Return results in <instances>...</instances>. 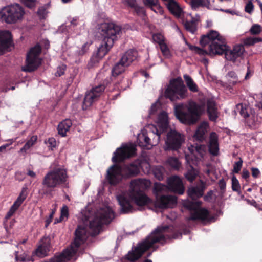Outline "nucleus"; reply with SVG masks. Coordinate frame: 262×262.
<instances>
[{
    "label": "nucleus",
    "mask_w": 262,
    "mask_h": 262,
    "mask_svg": "<svg viewBox=\"0 0 262 262\" xmlns=\"http://www.w3.org/2000/svg\"><path fill=\"white\" fill-rule=\"evenodd\" d=\"M2 19L4 18L5 23L8 24H14L17 22L18 20H20L22 17H1Z\"/></svg>",
    "instance_id": "5fc2aeb1"
},
{
    "label": "nucleus",
    "mask_w": 262,
    "mask_h": 262,
    "mask_svg": "<svg viewBox=\"0 0 262 262\" xmlns=\"http://www.w3.org/2000/svg\"><path fill=\"white\" fill-rule=\"evenodd\" d=\"M249 31L253 35L259 34L261 32V27L259 24H254L251 27Z\"/></svg>",
    "instance_id": "de8ad7c7"
},
{
    "label": "nucleus",
    "mask_w": 262,
    "mask_h": 262,
    "mask_svg": "<svg viewBox=\"0 0 262 262\" xmlns=\"http://www.w3.org/2000/svg\"><path fill=\"white\" fill-rule=\"evenodd\" d=\"M250 177V173L247 169H244L242 172V178L247 180Z\"/></svg>",
    "instance_id": "338daca9"
},
{
    "label": "nucleus",
    "mask_w": 262,
    "mask_h": 262,
    "mask_svg": "<svg viewBox=\"0 0 262 262\" xmlns=\"http://www.w3.org/2000/svg\"><path fill=\"white\" fill-rule=\"evenodd\" d=\"M185 142V136L176 130H170L167 133L165 150L177 151Z\"/></svg>",
    "instance_id": "2eb2a0df"
},
{
    "label": "nucleus",
    "mask_w": 262,
    "mask_h": 262,
    "mask_svg": "<svg viewBox=\"0 0 262 262\" xmlns=\"http://www.w3.org/2000/svg\"><path fill=\"white\" fill-rule=\"evenodd\" d=\"M167 6L169 11L174 16H180L182 14V10L174 0H169Z\"/></svg>",
    "instance_id": "7c9ffc66"
},
{
    "label": "nucleus",
    "mask_w": 262,
    "mask_h": 262,
    "mask_svg": "<svg viewBox=\"0 0 262 262\" xmlns=\"http://www.w3.org/2000/svg\"><path fill=\"white\" fill-rule=\"evenodd\" d=\"M159 46L163 56L166 58H169L170 57V50L165 42Z\"/></svg>",
    "instance_id": "c03bdc74"
},
{
    "label": "nucleus",
    "mask_w": 262,
    "mask_h": 262,
    "mask_svg": "<svg viewBox=\"0 0 262 262\" xmlns=\"http://www.w3.org/2000/svg\"><path fill=\"white\" fill-rule=\"evenodd\" d=\"M91 44V43H89L88 42L83 44L81 48L77 51L78 54L80 56L84 55L88 51L89 46Z\"/></svg>",
    "instance_id": "864d4df0"
},
{
    "label": "nucleus",
    "mask_w": 262,
    "mask_h": 262,
    "mask_svg": "<svg viewBox=\"0 0 262 262\" xmlns=\"http://www.w3.org/2000/svg\"><path fill=\"white\" fill-rule=\"evenodd\" d=\"M102 58V57L98 56L97 54L94 55L92 57H91L90 60L88 63V67L92 68L95 67Z\"/></svg>",
    "instance_id": "37998d69"
},
{
    "label": "nucleus",
    "mask_w": 262,
    "mask_h": 262,
    "mask_svg": "<svg viewBox=\"0 0 262 262\" xmlns=\"http://www.w3.org/2000/svg\"><path fill=\"white\" fill-rule=\"evenodd\" d=\"M142 181L141 179H135L131 182L133 188L130 192V198L138 206H144L152 202V200L139 189V185L142 184Z\"/></svg>",
    "instance_id": "ddd939ff"
},
{
    "label": "nucleus",
    "mask_w": 262,
    "mask_h": 262,
    "mask_svg": "<svg viewBox=\"0 0 262 262\" xmlns=\"http://www.w3.org/2000/svg\"><path fill=\"white\" fill-rule=\"evenodd\" d=\"M141 162L135 161L130 163L121 166L124 179H130L137 176L140 173Z\"/></svg>",
    "instance_id": "f3484780"
},
{
    "label": "nucleus",
    "mask_w": 262,
    "mask_h": 262,
    "mask_svg": "<svg viewBox=\"0 0 262 262\" xmlns=\"http://www.w3.org/2000/svg\"><path fill=\"white\" fill-rule=\"evenodd\" d=\"M164 168L161 166H158L155 167L154 170V174L156 179L158 180H163L164 178Z\"/></svg>",
    "instance_id": "ea45409f"
},
{
    "label": "nucleus",
    "mask_w": 262,
    "mask_h": 262,
    "mask_svg": "<svg viewBox=\"0 0 262 262\" xmlns=\"http://www.w3.org/2000/svg\"><path fill=\"white\" fill-rule=\"evenodd\" d=\"M262 41V38L260 37H248L243 39L244 46H253Z\"/></svg>",
    "instance_id": "4c0bfd02"
},
{
    "label": "nucleus",
    "mask_w": 262,
    "mask_h": 262,
    "mask_svg": "<svg viewBox=\"0 0 262 262\" xmlns=\"http://www.w3.org/2000/svg\"><path fill=\"white\" fill-rule=\"evenodd\" d=\"M213 193V192L211 190L208 191L206 195L204 196V200L206 201H210L212 199Z\"/></svg>",
    "instance_id": "e2e57ef3"
},
{
    "label": "nucleus",
    "mask_w": 262,
    "mask_h": 262,
    "mask_svg": "<svg viewBox=\"0 0 262 262\" xmlns=\"http://www.w3.org/2000/svg\"><path fill=\"white\" fill-rule=\"evenodd\" d=\"M74 234L75 238L72 243V246H74L76 249L72 247L71 250H67L59 255H55L53 257L50 258L48 261L46 262H63L66 261V259L72 256V253L76 252L77 249L83 244L89 237V233L87 231L86 227L81 225L77 226Z\"/></svg>",
    "instance_id": "0eeeda50"
},
{
    "label": "nucleus",
    "mask_w": 262,
    "mask_h": 262,
    "mask_svg": "<svg viewBox=\"0 0 262 262\" xmlns=\"http://www.w3.org/2000/svg\"><path fill=\"white\" fill-rule=\"evenodd\" d=\"M165 186L160 183H156L154 188V193L155 194L156 199L159 196V193L163 191Z\"/></svg>",
    "instance_id": "a18cd8bd"
},
{
    "label": "nucleus",
    "mask_w": 262,
    "mask_h": 262,
    "mask_svg": "<svg viewBox=\"0 0 262 262\" xmlns=\"http://www.w3.org/2000/svg\"><path fill=\"white\" fill-rule=\"evenodd\" d=\"M187 86L188 87L189 89L193 92H196L198 91V86L196 84H195L194 82L189 85H188Z\"/></svg>",
    "instance_id": "69168bd1"
},
{
    "label": "nucleus",
    "mask_w": 262,
    "mask_h": 262,
    "mask_svg": "<svg viewBox=\"0 0 262 262\" xmlns=\"http://www.w3.org/2000/svg\"><path fill=\"white\" fill-rule=\"evenodd\" d=\"M168 229V227L167 226L156 228L135 249V251L128 253L127 258L131 261H135L140 258L144 252L153 247L155 244L165 242V237L163 233Z\"/></svg>",
    "instance_id": "20e7f679"
},
{
    "label": "nucleus",
    "mask_w": 262,
    "mask_h": 262,
    "mask_svg": "<svg viewBox=\"0 0 262 262\" xmlns=\"http://www.w3.org/2000/svg\"><path fill=\"white\" fill-rule=\"evenodd\" d=\"M28 195V188L26 186L24 187L21 188V191L18 196L17 199L14 202L12 207H10L9 211L7 212L5 219L6 220L9 219L11 217L15 211L18 209L19 206L21 205L23 201L26 199Z\"/></svg>",
    "instance_id": "aec40b11"
},
{
    "label": "nucleus",
    "mask_w": 262,
    "mask_h": 262,
    "mask_svg": "<svg viewBox=\"0 0 262 262\" xmlns=\"http://www.w3.org/2000/svg\"><path fill=\"white\" fill-rule=\"evenodd\" d=\"M206 106L209 120L212 122H216L220 114L216 102L212 99H209L206 101Z\"/></svg>",
    "instance_id": "393cba45"
},
{
    "label": "nucleus",
    "mask_w": 262,
    "mask_h": 262,
    "mask_svg": "<svg viewBox=\"0 0 262 262\" xmlns=\"http://www.w3.org/2000/svg\"><path fill=\"white\" fill-rule=\"evenodd\" d=\"M206 189V184L203 181H200V184L198 186L191 187L187 190V194L191 201H198L204 194V191ZM187 201H190L188 200Z\"/></svg>",
    "instance_id": "5701e85b"
},
{
    "label": "nucleus",
    "mask_w": 262,
    "mask_h": 262,
    "mask_svg": "<svg viewBox=\"0 0 262 262\" xmlns=\"http://www.w3.org/2000/svg\"><path fill=\"white\" fill-rule=\"evenodd\" d=\"M208 126V125L205 122L202 123L198 126L193 135L195 140L200 142H203L205 140Z\"/></svg>",
    "instance_id": "c756f323"
},
{
    "label": "nucleus",
    "mask_w": 262,
    "mask_h": 262,
    "mask_svg": "<svg viewBox=\"0 0 262 262\" xmlns=\"http://www.w3.org/2000/svg\"><path fill=\"white\" fill-rule=\"evenodd\" d=\"M164 94L171 101L182 100L187 97V89L181 78H173L170 80Z\"/></svg>",
    "instance_id": "6e6552de"
},
{
    "label": "nucleus",
    "mask_w": 262,
    "mask_h": 262,
    "mask_svg": "<svg viewBox=\"0 0 262 262\" xmlns=\"http://www.w3.org/2000/svg\"><path fill=\"white\" fill-rule=\"evenodd\" d=\"M153 39L155 42H156L158 45L165 43V38L163 35L158 33L153 35Z\"/></svg>",
    "instance_id": "3c124183"
},
{
    "label": "nucleus",
    "mask_w": 262,
    "mask_h": 262,
    "mask_svg": "<svg viewBox=\"0 0 262 262\" xmlns=\"http://www.w3.org/2000/svg\"><path fill=\"white\" fill-rule=\"evenodd\" d=\"M144 5L149 7L151 10L156 13L162 15L163 13L162 8L158 5V0H143Z\"/></svg>",
    "instance_id": "473e14b6"
},
{
    "label": "nucleus",
    "mask_w": 262,
    "mask_h": 262,
    "mask_svg": "<svg viewBox=\"0 0 262 262\" xmlns=\"http://www.w3.org/2000/svg\"><path fill=\"white\" fill-rule=\"evenodd\" d=\"M177 197L171 195H162L157 196L155 206L160 209L172 208L177 204Z\"/></svg>",
    "instance_id": "6ab92c4d"
},
{
    "label": "nucleus",
    "mask_w": 262,
    "mask_h": 262,
    "mask_svg": "<svg viewBox=\"0 0 262 262\" xmlns=\"http://www.w3.org/2000/svg\"><path fill=\"white\" fill-rule=\"evenodd\" d=\"M37 139L36 136H32L29 140H28L25 145L23 146L20 149V151L21 152H26L27 150L30 148L33 145H34Z\"/></svg>",
    "instance_id": "58836bf2"
},
{
    "label": "nucleus",
    "mask_w": 262,
    "mask_h": 262,
    "mask_svg": "<svg viewBox=\"0 0 262 262\" xmlns=\"http://www.w3.org/2000/svg\"><path fill=\"white\" fill-rule=\"evenodd\" d=\"M201 201H186L184 203V207L189 210H193L190 214V220L192 221L201 220L205 221L208 220L209 212L208 210L205 208L198 209L201 205Z\"/></svg>",
    "instance_id": "4468645a"
},
{
    "label": "nucleus",
    "mask_w": 262,
    "mask_h": 262,
    "mask_svg": "<svg viewBox=\"0 0 262 262\" xmlns=\"http://www.w3.org/2000/svg\"><path fill=\"white\" fill-rule=\"evenodd\" d=\"M69 216V211L68 208L66 205H64L61 210L60 221H63L64 219L66 220Z\"/></svg>",
    "instance_id": "49530a36"
},
{
    "label": "nucleus",
    "mask_w": 262,
    "mask_h": 262,
    "mask_svg": "<svg viewBox=\"0 0 262 262\" xmlns=\"http://www.w3.org/2000/svg\"><path fill=\"white\" fill-rule=\"evenodd\" d=\"M48 6L47 5H44L40 7L37 11V14L39 16H44L48 14Z\"/></svg>",
    "instance_id": "603ef678"
},
{
    "label": "nucleus",
    "mask_w": 262,
    "mask_h": 262,
    "mask_svg": "<svg viewBox=\"0 0 262 262\" xmlns=\"http://www.w3.org/2000/svg\"><path fill=\"white\" fill-rule=\"evenodd\" d=\"M72 125V122L70 119H66L60 122L57 126L58 134L62 137L66 136L67 132L69 131Z\"/></svg>",
    "instance_id": "2f4dec72"
},
{
    "label": "nucleus",
    "mask_w": 262,
    "mask_h": 262,
    "mask_svg": "<svg viewBox=\"0 0 262 262\" xmlns=\"http://www.w3.org/2000/svg\"><path fill=\"white\" fill-rule=\"evenodd\" d=\"M254 6L253 5V3L251 1H249L246 4L245 7V11L251 14L252 11L253 10Z\"/></svg>",
    "instance_id": "4d7b16f0"
},
{
    "label": "nucleus",
    "mask_w": 262,
    "mask_h": 262,
    "mask_svg": "<svg viewBox=\"0 0 262 262\" xmlns=\"http://www.w3.org/2000/svg\"><path fill=\"white\" fill-rule=\"evenodd\" d=\"M105 87L103 84H100L93 88L89 91H88L85 96L83 101V109H86L90 106L95 101L98 100L99 98L104 92Z\"/></svg>",
    "instance_id": "dca6fc26"
},
{
    "label": "nucleus",
    "mask_w": 262,
    "mask_h": 262,
    "mask_svg": "<svg viewBox=\"0 0 262 262\" xmlns=\"http://www.w3.org/2000/svg\"><path fill=\"white\" fill-rule=\"evenodd\" d=\"M12 45V34L9 31H0V52L7 50Z\"/></svg>",
    "instance_id": "b1692460"
},
{
    "label": "nucleus",
    "mask_w": 262,
    "mask_h": 262,
    "mask_svg": "<svg viewBox=\"0 0 262 262\" xmlns=\"http://www.w3.org/2000/svg\"><path fill=\"white\" fill-rule=\"evenodd\" d=\"M137 56V51L134 49H130L122 55L120 60L125 65L129 67L133 61L136 60Z\"/></svg>",
    "instance_id": "cd10ccee"
},
{
    "label": "nucleus",
    "mask_w": 262,
    "mask_h": 262,
    "mask_svg": "<svg viewBox=\"0 0 262 262\" xmlns=\"http://www.w3.org/2000/svg\"><path fill=\"white\" fill-rule=\"evenodd\" d=\"M28 8H31L35 6L36 0H21Z\"/></svg>",
    "instance_id": "13d9d810"
},
{
    "label": "nucleus",
    "mask_w": 262,
    "mask_h": 262,
    "mask_svg": "<svg viewBox=\"0 0 262 262\" xmlns=\"http://www.w3.org/2000/svg\"><path fill=\"white\" fill-rule=\"evenodd\" d=\"M67 178V172L64 168H56L50 171L42 179V187L39 190L40 193L43 195L52 196L54 189L64 184Z\"/></svg>",
    "instance_id": "39448f33"
},
{
    "label": "nucleus",
    "mask_w": 262,
    "mask_h": 262,
    "mask_svg": "<svg viewBox=\"0 0 262 262\" xmlns=\"http://www.w3.org/2000/svg\"><path fill=\"white\" fill-rule=\"evenodd\" d=\"M47 144H48L49 147L52 150L53 148L56 146V142L54 138H50L48 139Z\"/></svg>",
    "instance_id": "680f3d73"
},
{
    "label": "nucleus",
    "mask_w": 262,
    "mask_h": 262,
    "mask_svg": "<svg viewBox=\"0 0 262 262\" xmlns=\"http://www.w3.org/2000/svg\"><path fill=\"white\" fill-rule=\"evenodd\" d=\"M251 174L252 177L257 178H259L260 175V172L258 168L257 167H251Z\"/></svg>",
    "instance_id": "bf43d9fd"
},
{
    "label": "nucleus",
    "mask_w": 262,
    "mask_h": 262,
    "mask_svg": "<svg viewBox=\"0 0 262 262\" xmlns=\"http://www.w3.org/2000/svg\"><path fill=\"white\" fill-rule=\"evenodd\" d=\"M197 173L195 172L194 168L192 167L190 170L187 172L185 177L189 181L192 182L195 178L197 177Z\"/></svg>",
    "instance_id": "09e8293b"
},
{
    "label": "nucleus",
    "mask_w": 262,
    "mask_h": 262,
    "mask_svg": "<svg viewBox=\"0 0 262 262\" xmlns=\"http://www.w3.org/2000/svg\"><path fill=\"white\" fill-rule=\"evenodd\" d=\"M167 163L172 167L178 169L180 166V163L177 158L174 157H170L167 159Z\"/></svg>",
    "instance_id": "79ce46f5"
},
{
    "label": "nucleus",
    "mask_w": 262,
    "mask_h": 262,
    "mask_svg": "<svg viewBox=\"0 0 262 262\" xmlns=\"http://www.w3.org/2000/svg\"><path fill=\"white\" fill-rule=\"evenodd\" d=\"M128 67L127 66L125 65L123 62L121 61V60L119 61L115 64L112 70V74L113 77H116L121 73H122L124 71L125 68Z\"/></svg>",
    "instance_id": "f704fd0d"
},
{
    "label": "nucleus",
    "mask_w": 262,
    "mask_h": 262,
    "mask_svg": "<svg viewBox=\"0 0 262 262\" xmlns=\"http://www.w3.org/2000/svg\"><path fill=\"white\" fill-rule=\"evenodd\" d=\"M253 73V71H252L249 67H248L247 71L245 77V80H248L250 79V77L252 76Z\"/></svg>",
    "instance_id": "774afa93"
},
{
    "label": "nucleus",
    "mask_w": 262,
    "mask_h": 262,
    "mask_svg": "<svg viewBox=\"0 0 262 262\" xmlns=\"http://www.w3.org/2000/svg\"><path fill=\"white\" fill-rule=\"evenodd\" d=\"M24 15H27L26 10L18 4L4 7L0 11V16H23Z\"/></svg>",
    "instance_id": "a211bd4d"
},
{
    "label": "nucleus",
    "mask_w": 262,
    "mask_h": 262,
    "mask_svg": "<svg viewBox=\"0 0 262 262\" xmlns=\"http://www.w3.org/2000/svg\"><path fill=\"white\" fill-rule=\"evenodd\" d=\"M66 69V67L65 66L57 67V70H56V72L55 73V76L61 77V76L63 75Z\"/></svg>",
    "instance_id": "6e6d98bb"
},
{
    "label": "nucleus",
    "mask_w": 262,
    "mask_h": 262,
    "mask_svg": "<svg viewBox=\"0 0 262 262\" xmlns=\"http://www.w3.org/2000/svg\"><path fill=\"white\" fill-rule=\"evenodd\" d=\"M182 18V22L184 25V28L187 31L191 33H194L197 31V25L198 19L195 17H192L190 21L187 20L185 17H181Z\"/></svg>",
    "instance_id": "c85d7f7f"
},
{
    "label": "nucleus",
    "mask_w": 262,
    "mask_h": 262,
    "mask_svg": "<svg viewBox=\"0 0 262 262\" xmlns=\"http://www.w3.org/2000/svg\"><path fill=\"white\" fill-rule=\"evenodd\" d=\"M158 125L159 129L155 128L157 138L156 144H158L160 141V134L165 132L168 126V116L165 112H162L159 115Z\"/></svg>",
    "instance_id": "4be33fe9"
},
{
    "label": "nucleus",
    "mask_w": 262,
    "mask_h": 262,
    "mask_svg": "<svg viewBox=\"0 0 262 262\" xmlns=\"http://www.w3.org/2000/svg\"><path fill=\"white\" fill-rule=\"evenodd\" d=\"M114 217V212L112 209L106 208L101 210L98 215L89 222V228L94 235H98L100 231L102 225L108 224Z\"/></svg>",
    "instance_id": "9d476101"
},
{
    "label": "nucleus",
    "mask_w": 262,
    "mask_h": 262,
    "mask_svg": "<svg viewBox=\"0 0 262 262\" xmlns=\"http://www.w3.org/2000/svg\"><path fill=\"white\" fill-rule=\"evenodd\" d=\"M238 159V161L235 162L233 165V171L235 173H239L242 168V164H243V160L242 158L239 157Z\"/></svg>",
    "instance_id": "8fccbe9b"
},
{
    "label": "nucleus",
    "mask_w": 262,
    "mask_h": 262,
    "mask_svg": "<svg viewBox=\"0 0 262 262\" xmlns=\"http://www.w3.org/2000/svg\"><path fill=\"white\" fill-rule=\"evenodd\" d=\"M203 111L201 105L193 101L188 104L179 103L174 107L177 118L180 122L186 125H192L197 123Z\"/></svg>",
    "instance_id": "7ed1b4c3"
},
{
    "label": "nucleus",
    "mask_w": 262,
    "mask_h": 262,
    "mask_svg": "<svg viewBox=\"0 0 262 262\" xmlns=\"http://www.w3.org/2000/svg\"><path fill=\"white\" fill-rule=\"evenodd\" d=\"M236 108L241 116L245 119L246 124L251 129H257L261 123L259 118L255 110L243 104H238Z\"/></svg>",
    "instance_id": "9b49d317"
},
{
    "label": "nucleus",
    "mask_w": 262,
    "mask_h": 262,
    "mask_svg": "<svg viewBox=\"0 0 262 262\" xmlns=\"http://www.w3.org/2000/svg\"><path fill=\"white\" fill-rule=\"evenodd\" d=\"M167 186L171 191L178 194H182L185 191L182 180L177 176L169 177L167 180Z\"/></svg>",
    "instance_id": "412c9836"
},
{
    "label": "nucleus",
    "mask_w": 262,
    "mask_h": 262,
    "mask_svg": "<svg viewBox=\"0 0 262 262\" xmlns=\"http://www.w3.org/2000/svg\"><path fill=\"white\" fill-rule=\"evenodd\" d=\"M41 48L40 45H36L31 48L28 52L26 65L21 68L23 71L32 72L39 67L41 63V59L39 57Z\"/></svg>",
    "instance_id": "f8f14e48"
},
{
    "label": "nucleus",
    "mask_w": 262,
    "mask_h": 262,
    "mask_svg": "<svg viewBox=\"0 0 262 262\" xmlns=\"http://www.w3.org/2000/svg\"><path fill=\"white\" fill-rule=\"evenodd\" d=\"M224 38L217 32L212 30L206 35L202 36L200 40V43L202 46L209 45V51L193 45H190L189 48L190 50L200 56H214L215 51L218 48L220 49L221 42L223 41Z\"/></svg>",
    "instance_id": "423d86ee"
},
{
    "label": "nucleus",
    "mask_w": 262,
    "mask_h": 262,
    "mask_svg": "<svg viewBox=\"0 0 262 262\" xmlns=\"http://www.w3.org/2000/svg\"><path fill=\"white\" fill-rule=\"evenodd\" d=\"M218 185H219V188H220L222 191H225L226 184L223 178L219 180V182H218Z\"/></svg>",
    "instance_id": "0e129e2a"
},
{
    "label": "nucleus",
    "mask_w": 262,
    "mask_h": 262,
    "mask_svg": "<svg viewBox=\"0 0 262 262\" xmlns=\"http://www.w3.org/2000/svg\"><path fill=\"white\" fill-rule=\"evenodd\" d=\"M47 246H45L43 245H41L38 249H37V252L38 254H40V255L41 256H44L46 255V254L47 253V251L45 250V248H46Z\"/></svg>",
    "instance_id": "052dcab7"
},
{
    "label": "nucleus",
    "mask_w": 262,
    "mask_h": 262,
    "mask_svg": "<svg viewBox=\"0 0 262 262\" xmlns=\"http://www.w3.org/2000/svg\"><path fill=\"white\" fill-rule=\"evenodd\" d=\"M125 1L129 6L134 9V10L136 12L137 15H146L144 8L139 6L137 5L136 0H125Z\"/></svg>",
    "instance_id": "c9c22d12"
},
{
    "label": "nucleus",
    "mask_w": 262,
    "mask_h": 262,
    "mask_svg": "<svg viewBox=\"0 0 262 262\" xmlns=\"http://www.w3.org/2000/svg\"><path fill=\"white\" fill-rule=\"evenodd\" d=\"M117 200L120 206L121 213L125 214L133 211V207L129 199L126 198L123 195L120 194L117 196Z\"/></svg>",
    "instance_id": "a878e982"
},
{
    "label": "nucleus",
    "mask_w": 262,
    "mask_h": 262,
    "mask_svg": "<svg viewBox=\"0 0 262 262\" xmlns=\"http://www.w3.org/2000/svg\"><path fill=\"white\" fill-rule=\"evenodd\" d=\"M136 152V148L133 145H122L117 149L114 152L112 161L115 164L110 166L107 170L106 178L108 183L112 186L118 184L123 179L124 176L121 168V165L117 163L134 156Z\"/></svg>",
    "instance_id": "f257e3e1"
},
{
    "label": "nucleus",
    "mask_w": 262,
    "mask_h": 262,
    "mask_svg": "<svg viewBox=\"0 0 262 262\" xmlns=\"http://www.w3.org/2000/svg\"><path fill=\"white\" fill-rule=\"evenodd\" d=\"M151 140L145 132H143L142 134H140L137 138V142L138 145L142 147H147L148 145L152 146V144L150 142Z\"/></svg>",
    "instance_id": "72a5a7b5"
},
{
    "label": "nucleus",
    "mask_w": 262,
    "mask_h": 262,
    "mask_svg": "<svg viewBox=\"0 0 262 262\" xmlns=\"http://www.w3.org/2000/svg\"><path fill=\"white\" fill-rule=\"evenodd\" d=\"M190 3L193 9H196L199 7H205L209 8L210 5L208 0H191Z\"/></svg>",
    "instance_id": "e433bc0d"
},
{
    "label": "nucleus",
    "mask_w": 262,
    "mask_h": 262,
    "mask_svg": "<svg viewBox=\"0 0 262 262\" xmlns=\"http://www.w3.org/2000/svg\"><path fill=\"white\" fill-rule=\"evenodd\" d=\"M99 33L103 36V40L98 48V56L103 57L113 46L116 40L121 32V27L114 23H102L98 28Z\"/></svg>",
    "instance_id": "f03ea898"
},
{
    "label": "nucleus",
    "mask_w": 262,
    "mask_h": 262,
    "mask_svg": "<svg viewBox=\"0 0 262 262\" xmlns=\"http://www.w3.org/2000/svg\"><path fill=\"white\" fill-rule=\"evenodd\" d=\"M208 148L211 155L213 156H216L218 155L220 149L219 148L218 136L216 133L212 132L210 134Z\"/></svg>",
    "instance_id": "bb28decb"
},
{
    "label": "nucleus",
    "mask_w": 262,
    "mask_h": 262,
    "mask_svg": "<svg viewBox=\"0 0 262 262\" xmlns=\"http://www.w3.org/2000/svg\"><path fill=\"white\" fill-rule=\"evenodd\" d=\"M232 189L233 191L236 192L238 195H241V186L238 179L236 177H232Z\"/></svg>",
    "instance_id": "a19ab883"
},
{
    "label": "nucleus",
    "mask_w": 262,
    "mask_h": 262,
    "mask_svg": "<svg viewBox=\"0 0 262 262\" xmlns=\"http://www.w3.org/2000/svg\"><path fill=\"white\" fill-rule=\"evenodd\" d=\"M217 50L215 51V55H221L224 54L226 59L233 62H236L238 59L243 57L245 52V49L243 45L236 44L234 46L232 49H228L226 45L225 39L222 42Z\"/></svg>",
    "instance_id": "1a4fd4ad"
}]
</instances>
